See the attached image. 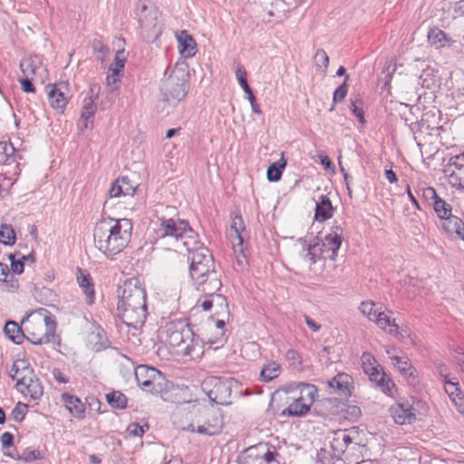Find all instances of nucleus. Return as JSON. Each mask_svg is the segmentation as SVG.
Here are the masks:
<instances>
[{
	"mask_svg": "<svg viewBox=\"0 0 464 464\" xmlns=\"http://www.w3.org/2000/svg\"><path fill=\"white\" fill-rule=\"evenodd\" d=\"M133 225L129 218H103L93 228V244L108 258L122 252L130 241Z\"/></svg>",
	"mask_w": 464,
	"mask_h": 464,
	"instance_id": "f257e3e1",
	"label": "nucleus"
},
{
	"mask_svg": "<svg viewBox=\"0 0 464 464\" xmlns=\"http://www.w3.org/2000/svg\"><path fill=\"white\" fill-rule=\"evenodd\" d=\"M175 212L172 207H165L158 211L155 233L158 239H169L176 251H192L199 244L198 235L192 229L186 219L171 217Z\"/></svg>",
	"mask_w": 464,
	"mask_h": 464,
	"instance_id": "f03ea898",
	"label": "nucleus"
},
{
	"mask_svg": "<svg viewBox=\"0 0 464 464\" xmlns=\"http://www.w3.org/2000/svg\"><path fill=\"white\" fill-rule=\"evenodd\" d=\"M119 317L128 327L140 329L147 318L146 292L137 278L127 280L118 302Z\"/></svg>",
	"mask_w": 464,
	"mask_h": 464,
	"instance_id": "7ed1b4c3",
	"label": "nucleus"
},
{
	"mask_svg": "<svg viewBox=\"0 0 464 464\" xmlns=\"http://www.w3.org/2000/svg\"><path fill=\"white\" fill-rule=\"evenodd\" d=\"M191 253L189 275L196 288L203 293H213L222 286L221 274L217 270L209 250L199 243Z\"/></svg>",
	"mask_w": 464,
	"mask_h": 464,
	"instance_id": "20e7f679",
	"label": "nucleus"
},
{
	"mask_svg": "<svg viewBox=\"0 0 464 464\" xmlns=\"http://www.w3.org/2000/svg\"><path fill=\"white\" fill-rule=\"evenodd\" d=\"M160 338L168 345L178 348L177 353L191 355L193 350V332L183 320L166 323L160 330Z\"/></svg>",
	"mask_w": 464,
	"mask_h": 464,
	"instance_id": "39448f33",
	"label": "nucleus"
},
{
	"mask_svg": "<svg viewBox=\"0 0 464 464\" xmlns=\"http://www.w3.org/2000/svg\"><path fill=\"white\" fill-rule=\"evenodd\" d=\"M136 15L142 39L147 43L155 42L163 29L159 9L149 1H140L136 6Z\"/></svg>",
	"mask_w": 464,
	"mask_h": 464,
	"instance_id": "423d86ee",
	"label": "nucleus"
},
{
	"mask_svg": "<svg viewBox=\"0 0 464 464\" xmlns=\"http://www.w3.org/2000/svg\"><path fill=\"white\" fill-rule=\"evenodd\" d=\"M188 89V73L181 69L175 68L163 78L160 82V92L164 100L169 103L180 102L187 95Z\"/></svg>",
	"mask_w": 464,
	"mask_h": 464,
	"instance_id": "0eeeda50",
	"label": "nucleus"
},
{
	"mask_svg": "<svg viewBox=\"0 0 464 464\" xmlns=\"http://www.w3.org/2000/svg\"><path fill=\"white\" fill-rule=\"evenodd\" d=\"M56 323L50 315L27 320L24 326V339L39 345L53 341Z\"/></svg>",
	"mask_w": 464,
	"mask_h": 464,
	"instance_id": "6e6552de",
	"label": "nucleus"
},
{
	"mask_svg": "<svg viewBox=\"0 0 464 464\" xmlns=\"http://www.w3.org/2000/svg\"><path fill=\"white\" fill-rule=\"evenodd\" d=\"M134 375L138 385L153 394L160 393L167 388L165 376L154 367L139 365L135 368Z\"/></svg>",
	"mask_w": 464,
	"mask_h": 464,
	"instance_id": "1a4fd4ad",
	"label": "nucleus"
},
{
	"mask_svg": "<svg viewBox=\"0 0 464 464\" xmlns=\"http://www.w3.org/2000/svg\"><path fill=\"white\" fill-rule=\"evenodd\" d=\"M233 380L210 377L202 383V388L209 400L217 404L228 405L231 403Z\"/></svg>",
	"mask_w": 464,
	"mask_h": 464,
	"instance_id": "9d476101",
	"label": "nucleus"
},
{
	"mask_svg": "<svg viewBox=\"0 0 464 464\" xmlns=\"http://www.w3.org/2000/svg\"><path fill=\"white\" fill-rule=\"evenodd\" d=\"M222 426L223 420L216 411L203 409L199 411L198 419L190 423L186 430L190 432L212 436L218 434Z\"/></svg>",
	"mask_w": 464,
	"mask_h": 464,
	"instance_id": "9b49d317",
	"label": "nucleus"
},
{
	"mask_svg": "<svg viewBox=\"0 0 464 464\" xmlns=\"http://www.w3.org/2000/svg\"><path fill=\"white\" fill-rule=\"evenodd\" d=\"M376 360L370 353L362 354V369L365 374L369 376L372 382H374L382 391L392 396L395 385L393 382L388 378L384 372L379 370Z\"/></svg>",
	"mask_w": 464,
	"mask_h": 464,
	"instance_id": "f8f14e48",
	"label": "nucleus"
},
{
	"mask_svg": "<svg viewBox=\"0 0 464 464\" xmlns=\"http://www.w3.org/2000/svg\"><path fill=\"white\" fill-rule=\"evenodd\" d=\"M303 386L302 394L294 399V401L282 411L283 416L302 417L304 416L311 408L317 395V388L313 384H301Z\"/></svg>",
	"mask_w": 464,
	"mask_h": 464,
	"instance_id": "ddd939ff",
	"label": "nucleus"
},
{
	"mask_svg": "<svg viewBox=\"0 0 464 464\" xmlns=\"http://www.w3.org/2000/svg\"><path fill=\"white\" fill-rule=\"evenodd\" d=\"M48 100L51 107L63 112L69 102L70 88L67 82H59L47 86Z\"/></svg>",
	"mask_w": 464,
	"mask_h": 464,
	"instance_id": "4468645a",
	"label": "nucleus"
},
{
	"mask_svg": "<svg viewBox=\"0 0 464 464\" xmlns=\"http://www.w3.org/2000/svg\"><path fill=\"white\" fill-rule=\"evenodd\" d=\"M357 434L355 428L349 430H337L330 432V446L334 455H343L353 443V437Z\"/></svg>",
	"mask_w": 464,
	"mask_h": 464,
	"instance_id": "2eb2a0df",
	"label": "nucleus"
},
{
	"mask_svg": "<svg viewBox=\"0 0 464 464\" xmlns=\"http://www.w3.org/2000/svg\"><path fill=\"white\" fill-rule=\"evenodd\" d=\"M343 239V229L340 225H333L330 231L322 240L323 247L326 252L325 257L334 261Z\"/></svg>",
	"mask_w": 464,
	"mask_h": 464,
	"instance_id": "dca6fc26",
	"label": "nucleus"
},
{
	"mask_svg": "<svg viewBox=\"0 0 464 464\" xmlns=\"http://www.w3.org/2000/svg\"><path fill=\"white\" fill-rule=\"evenodd\" d=\"M390 413L399 425L410 424L416 420L415 411L409 402H399L391 406Z\"/></svg>",
	"mask_w": 464,
	"mask_h": 464,
	"instance_id": "f3484780",
	"label": "nucleus"
},
{
	"mask_svg": "<svg viewBox=\"0 0 464 464\" xmlns=\"http://www.w3.org/2000/svg\"><path fill=\"white\" fill-rule=\"evenodd\" d=\"M446 171H450L449 179L452 186L464 188V154L451 158Z\"/></svg>",
	"mask_w": 464,
	"mask_h": 464,
	"instance_id": "a211bd4d",
	"label": "nucleus"
},
{
	"mask_svg": "<svg viewBox=\"0 0 464 464\" xmlns=\"http://www.w3.org/2000/svg\"><path fill=\"white\" fill-rule=\"evenodd\" d=\"M10 377L16 382L15 387L19 388L24 385L25 382L34 377V371L24 360H16L14 362L10 372Z\"/></svg>",
	"mask_w": 464,
	"mask_h": 464,
	"instance_id": "6ab92c4d",
	"label": "nucleus"
},
{
	"mask_svg": "<svg viewBox=\"0 0 464 464\" xmlns=\"http://www.w3.org/2000/svg\"><path fill=\"white\" fill-rule=\"evenodd\" d=\"M138 188L137 185H133L127 177L117 179L109 189V197L111 198L120 197H133Z\"/></svg>",
	"mask_w": 464,
	"mask_h": 464,
	"instance_id": "aec40b11",
	"label": "nucleus"
},
{
	"mask_svg": "<svg viewBox=\"0 0 464 464\" xmlns=\"http://www.w3.org/2000/svg\"><path fill=\"white\" fill-rule=\"evenodd\" d=\"M299 242L302 243L304 250L305 251L304 258L311 264H315L321 258L328 259L325 257L326 252L323 247V244L318 238L314 239L313 243L308 245L306 244V240L304 238H300Z\"/></svg>",
	"mask_w": 464,
	"mask_h": 464,
	"instance_id": "412c9836",
	"label": "nucleus"
},
{
	"mask_svg": "<svg viewBox=\"0 0 464 464\" xmlns=\"http://www.w3.org/2000/svg\"><path fill=\"white\" fill-rule=\"evenodd\" d=\"M100 93V86L97 83H92L86 92L83 100L82 117H94L97 110L96 100Z\"/></svg>",
	"mask_w": 464,
	"mask_h": 464,
	"instance_id": "4be33fe9",
	"label": "nucleus"
},
{
	"mask_svg": "<svg viewBox=\"0 0 464 464\" xmlns=\"http://www.w3.org/2000/svg\"><path fill=\"white\" fill-rule=\"evenodd\" d=\"M427 38L429 44L436 49L450 47L454 44V40L438 27L430 28Z\"/></svg>",
	"mask_w": 464,
	"mask_h": 464,
	"instance_id": "5701e85b",
	"label": "nucleus"
},
{
	"mask_svg": "<svg viewBox=\"0 0 464 464\" xmlns=\"http://www.w3.org/2000/svg\"><path fill=\"white\" fill-rule=\"evenodd\" d=\"M352 377L344 372L336 374L333 379L328 382V385L331 388L336 390L339 395L343 397L351 396L352 390Z\"/></svg>",
	"mask_w": 464,
	"mask_h": 464,
	"instance_id": "b1692460",
	"label": "nucleus"
},
{
	"mask_svg": "<svg viewBox=\"0 0 464 464\" xmlns=\"http://www.w3.org/2000/svg\"><path fill=\"white\" fill-rule=\"evenodd\" d=\"M77 282L85 295L86 304L91 305L94 303L95 291L92 279L86 271L78 269Z\"/></svg>",
	"mask_w": 464,
	"mask_h": 464,
	"instance_id": "393cba45",
	"label": "nucleus"
},
{
	"mask_svg": "<svg viewBox=\"0 0 464 464\" xmlns=\"http://www.w3.org/2000/svg\"><path fill=\"white\" fill-rule=\"evenodd\" d=\"M334 208L330 198L326 195H321L316 201L314 219L324 222L333 217Z\"/></svg>",
	"mask_w": 464,
	"mask_h": 464,
	"instance_id": "a878e982",
	"label": "nucleus"
},
{
	"mask_svg": "<svg viewBox=\"0 0 464 464\" xmlns=\"http://www.w3.org/2000/svg\"><path fill=\"white\" fill-rule=\"evenodd\" d=\"M17 390L24 396H29L34 401L39 400L44 393L43 386L34 375L28 379L24 385H21L17 388Z\"/></svg>",
	"mask_w": 464,
	"mask_h": 464,
	"instance_id": "bb28decb",
	"label": "nucleus"
},
{
	"mask_svg": "<svg viewBox=\"0 0 464 464\" xmlns=\"http://www.w3.org/2000/svg\"><path fill=\"white\" fill-rule=\"evenodd\" d=\"M179 53L183 57H192L196 53L197 44L186 31H181L178 35Z\"/></svg>",
	"mask_w": 464,
	"mask_h": 464,
	"instance_id": "cd10ccee",
	"label": "nucleus"
},
{
	"mask_svg": "<svg viewBox=\"0 0 464 464\" xmlns=\"http://www.w3.org/2000/svg\"><path fill=\"white\" fill-rule=\"evenodd\" d=\"M442 227L449 234H456L464 241V222L457 216L450 215L443 219Z\"/></svg>",
	"mask_w": 464,
	"mask_h": 464,
	"instance_id": "c85d7f7f",
	"label": "nucleus"
},
{
	"mask_svg": "<svg viewBox=\"0 0 464 464\" xmlns=\"http://www.w3.org/2000/svg\"><path fill=\"white\" fill-rule=\"evenodd\" d=\"M62 397L67 410L72 416L78 419L84 417V405L77 397L67 393L63 394Z\"/></svg>",
	"mask_w": 464,
	"mask_h": 464,
	"instance_id": "c756f323",
	"label": "nucleus"
},
{
	"mask_svg": "<svg viewBox=\"0 0 464 464\" xmlns=\"http://www.w3.org/2000/svg\"><path fill=\"white\" fill-rule=\"evenodd\" d=\"M245 230L244 221L241 216H236L230 224V237L233 239V246H242V232Z\"/></svg>",
	"mask_w": 464,
	"mask_h": 464,
	"instance_id": "7c9ffc66",
	"label": "nucleus"
},
{
	"mask_svg": "<svg viewBox=\"0 0 464 464\" xmlns=\"http://www.w3.org/2000/svg\"><path fill=\"white\" fill-rule=\"evenodd\" d=\"M392 364L397 368L401 374L406 378H415V369L412 367L411 362L406 357H400L398 355L391 356Z\"/></svg>",
	"mask_w": 464,
	"mask_h": 464,
	"instance_id": "2f4dec72",
	"label": "nucleus"
},
{
	"mask_svg": "<svg viewBox=\"0 0 464 464\" xmlns=\"http://www.w3.org/2000/svg\"><path fill=\"white\" fill-rule=\"evenodd\" d=\"M5 335L14 343L20 344L24 339V328L22 329L18 324L9 321L4 327Z\"/></svg>",
	"mask_w": 464,
	"mask_h": 464,
	"instance_id": "473e14b6",
	"label": "nucleus"
},
{
	"mask_svg": "<svg viewBox=\"0 0 464 464\" xmlns=\"http://www.w3.org/2000/svg\"><path fill=\"white\" fill-rule=\"evenodd\" d=\"M264 447L252 446L246 449L238 458L239 464H263L259 450Z\"/></svg>",
	"mask_w": 464,
	"mask_h": 464,
	"instance_id": "72a5a7b5",
	"label": "nucleus"
},
{
	"mask_svg": "<svg viewBox=\"0 0 464 464\" xmlns=\"http://www.w3.org/2000/svg\"><path fill=\"white\" fill-rule=\"evenodd\" d=\"M40 63L38 57H27L24 58L20 62V69L24 77L34 78L39 69L38 64Z\"/></svg>",
	"mask_w": 464,
	"mask_h": 464,
	"instance_id": "f704fd0d",
	"label": "nucleus"
},
{
	"mask_svg": "<svg viewBox=\"0 0 464 464\" xmlns=\"http://www.w3.org/2000/svg\"><path fill=\"white\" fill-rule=\"evenodd\" d=\"M257 447H264L263 450H259L263 464H280L278 459L279 453L274 446L258 444Z\"/></svg>",
	"mask_w": 464,
	"mask_h": 464,
	"instance_id": "c9c22d12",
	"label": "nucleus"
},
{
	"mask_svg": "<svg viewBox=\"0 0 464 464\" xmlns=\"http://www.w3.org/2000/svg\"><path fill=\"white\" fill-rule=\"evenodd\" d=\"M380 328L385 330L387 326H391L389 333L391 334H397L399 333V325L395 323V320H392L382 311H379L373 321Z\"/></svg>",
	"mask_w": 464,
	"mask_h": 464,
	"instance_id": "e433bc0d",
	"label": "nucleus"
},
{
	"mask_svg": "<svg viewBox=\"0 0 464 464\" xmlns=\"http://www.w3.org/2000/svg\"><path fill=\"white\" fill-rule=\"evenodd\" d=\"M280 372V364L272 361L264 365L260 372V378L264 382H270L278 377Z\"/></svg>",
	"mask_w": 464,
	"mask_h": 464,
	"instance_id": "4c0bfd02",
	"label": "nucleus"
},
{
	"mask_svg": "<svg viewBox=\"0 0 464 464\" xmlns=\"http://www.w3.org/2000/svg\"><path fill=\"white\" fill-rule=\"evenodd\" d=\"M0 283L4 284L7 289H17L18 281L9 271L7 265L0 262Z\"/></svg>",
	"mask_w": 464,
	"mask_h": 464,
	"instance_id": "58836bf2",
	"label": "nucleus"
},
{
	"mask_svg": "<svg viewBox=\"0 0 464 464\" xmlns=\"http://www.w3.org/2000/svg\"><path fill=\"white\" fill-rule=\"evenodd\" d=\"M286 165V160L284 157L279 161L271 164L266 171L267 179L269 181H278L281 179L283 169Z\"/></svg>",
	"mask_w": 464,
	"mask_h": 464,
	"instance_id": "ea45409f",
	"label": "nucleus"
},
{
	"mask_svg": "<svg viewBox=\"0 0 464 464\" xmlns=\"http://www.w3.org/2000/svg\"><path fill=\"white\" fill-rule=\"evenodd\" d=\"M108 403L115 409H125L127 407V397L119 391H114L106 395Z\"/></svg>",
	"mask_w": 464,
	"mask_h": 464,
	"instance_id": "a19ab883",
	"label": "nucleus"
},
{
	"mask_svg": "<svg viewBox=\"0 0 464 464\" xmlns=\"http://www.w3.org/2000/svg\"><path fill=\"white\" fill-rule=\"evenodd\" d=\"M432 207L434 212L440 220L452 214V207L440 197L433 202Z\"/></svg>",
	"mask_w": 464,
	"mask_h": 464,
	"instance_id": "79ce46f5",
	"label": "nucleus"
},
{
	"mask_svg": "<svg viewBox=\"0 0 464 464\" xmlns=\"http://www.w3.org/2000/svg\"><path fill=\"white\" fill-rule=\"evenodd\" d=\"M15 232L11 225L3 224L0 227V242L5 246H13L15 243Z\"/></svg>",
	"mask_w": 464,
	"mask_h": 464,
	"instance_id": "37998d69",
	"label": "nucleus"
},
{
	"mask_svg": "<svg viewBox=\"0 0 464 464\" xmlns=\"http://www.w3.org/2000/svg\"><path fill=\"white\" fill-rule=\"evenodd\" d=\"M15 149L10 142H0V163L8 164L10 161H14V154Z\"/></svg>",
	"mask_w": 464,
	"mask_h": 464,
	"instance_id": "c03bdc74",
	"label": "nucleus"
},
{
	"mask_svg": "<svg viewBox=\"0 0 464 464\" xmlns=\"http://www.w3.org/2000/svg\"><path fill=\"white\" fill-rule=\"evenodd\" d=\"M213 307L216 308L215 314L218 315L228 314V304L223 295L213 294Z\"/></svg>",
	"mask_w": 464,
	"mask_h": 464,
	"instance_id": "a18cd8bd",
	"label": "nucleus"
},
{
	"mask_svg": "<svg viewBox=\"0 0 464 464\" xmlns=\"http://www.w3.org/2000/svg\"><path fill=\"white\" fill-rule=\"evenodd\" d=\"M375 305V303L372 301H364L361 303L359 310L363 315L367 316L370 321L373 322L374 317H376L378 312L380 311V309L374 308Z\"/></svg>",
	"mask_w": 464,
	"mask_h": 464,
	"instance_id": "49530a36",
	"label": "nucleus"
},
{
	"mask_svg": "<svg viewBox=\"0 0 464 464\" xmlns=\"http://www.w3.org/2000/svg\"><path fill=\"white\" fill-rule=\"evenodd\" d=\"M362 101L359 98H356L354 101H351V111L354 114V116L358 119L360 123L362 125L365 124V119H364V111L362 105Z\"/></svg>",
	"mask_w": 464,
	"mask_h": 464,
	"instance_id": "de8ad7c7",
	"label": "nucleus"
},
{
	"mask_svg": "<svg viewBox=\"0 0 464 464\" xmlns=\"http://www.w3.org/2000/svg\"><path fill=\"white\" fill-rule=\"evenodd\" d=\"M110 73L107 75V89L110 92H114L119 89L120 72L115 71H109Z\"/></svg>",
	"mask_w": 464,
	"mask_h": 464,
	"instance_id": "09e8293b",
	"label": "nucleus"
},
{
	"mask_svg": "<svg viewBox=\"0 0 464 464\" xmlns=\"http://www.w3.org/2000/svg\"><path fill=\"white\" fill-rule=\"evenodd\" d=\"M348 77H349L348 75H345L344 82L334 91V95H333L334 103H337V102H343L344 100V98L347 94V92H348V86H347Z\"/></svg>",
	"mask_w": 464,
	"mask_h": 464,
	"instance_id": "8fccbe9b",
	"label": "nucleus"
},
{
	"mask_svg": "<svg viewBox=\"0 0 464 464\" xmlns=\"http://www.w3.org/2000/svg\"><path fill=\"white\" fill-rule=\"evenodd\" d=\"M236 76H237V79L239 84L241 85V87L243 88V90L246 93L248 92L249 91H252L247 83L246 72L245 68L243 67V65H238L237 67Z\"/></svg>",
	"mask_w": 464,
	"mask_h": 464,
	"instance_id": "3c124183",
	"label": "nucleus"
},
{
	"mask_svg": "<svg viewBox=\"0 0 464 464\" xmlns=\"http://www.w3.org/2000/svg\"><path fill=\"white\" fill-rule=\"evenodd\" d=\"M39 459H41L40 451L30 448L24 450L21 455L18 456V459L24 460L25 462H31Z\"/></svg>",
	"mask_w": 464,
	"mask_h": 464,
	"instance_id": "603ef678",
	"label": "nucleus"
},
{
	"mask_svg": "<svg viewBox=\"0 0 464 464\" xmlns=\"http://www.w3.org/2000/svg\"><path fill=\"white\" fill-rule=\"evenodd\" d=\"M125 55L124 50H120L116 53L114 58V64L109 68V71H115L121 72L124 68Z\"/></svg>",
	"mask_w": 464,
	"mask_h": 464,
	"instance_id": "864d4df0",
	"label": "nucleus"
},
{
	"mask_svg": "<svg viewBox=\"0 0 464 464\" xmlns=\"http://www.w3.org/2000/svg\"><path fill=\"white\" fill-rule=\"evenodd\" d=\"M421 197L425 201H427L430 205H433V202L437 200L440 197L438 196L436 190L432 187H426L421 189Z\"/></svg>",
	"mask_w": 464,
	"mask_h": 464,
	"instance_id": "5fc2aeb1",
	"label": "nucleus"
},
{
	"mask_svg": "<svg viewBox=\"0 0 464 464\" xmlns=\"http://www.w3.org/2000/svg\"><path fill=\"white\" fill-rule=\"evenodd\" d=\"M27 405L18 402L12 411V417L16 421H22L26 414Z\"/></svg>",
	"mask_w": 464,
	"mask_h": 464,
	"instance_id": "6e6d98bb",
	"label": "nucleus"
},
{
	"mask_svg": "<svg viewBox=\"0 0 464 464\" xmlns=\"http://www.w3.org/2000/svg\"><path fill=\"white\" fill-rule=\"evenodd\" d=\"M452 402L454 403L457 411L464 416V395L462 392H457L455 395L450 397Z\"/></svg>",
	"mask_w": 464,
	"mask_h": 464,
	"instance_id": "4d7b16f0",
	"label": "nucleus"
},
{
	"mask_svg": "<svg viewBox=\"0 0 464 464\" xmlns=\"http://www.w3.org/2000/svg\"><path fill=\"white\" fill-rule=\"evenodd\" d=\"M148 429H149L148 425L141 426L139 423H130L128 426L127 430L130 435L138 437V436H142L144 434V432L146 431V430H148Z\"/></svg>",
	"mask_w": 464,
	"mask_h": 464,
	"instance_id": "13d9d810",
	"label": "nucleus"
},
{
	"mask_svg": "<svg viewBox=\"0 0 464 464\" xmlns=\"http://www.w3.org/2000/svg\"><path fill=\"white\" fill-rule=\"evenodd\" d=\"M314 60L317 64H323L325 68L328 67L329 57L324 50H317L314 55Z\"/></svg>",
	"mask_w": 464,
	"mask_h": 464,
	"instance_id": "bf43d9fd",
	"label": "nucleus"
},
{
	"mask_svg": "<svg viewBox=\"0 0 464 464\" xmlns=\"http://www.w3.org/2000/svg\"><path fill=\"white\" fill-rule=\"evenodd\" d=\"M33 80H34V78H28V77H22L19 79V82L22 86V90L24 92H34L35 89L32 82Z\"/></svg>",
	"mask_w": 464,
	"mask_h": 464,
	"instance_id": "052dcab7",
	"label": "nucleus"
},
{
	"mask_svg": "<svg viewBox=\"0 0 464 464\" xmlns=\"http://www.w3.org/2000/svg\"><path fill=\"white\" fill-rule=\"evenodd\" d=\"M213 293H205L207 297L200 303L198 302V305L202 308L204 311H209L213 307Z\"/></svg>",
	"mask_w": 464,
	"mask_h": 464,
	"instance_id": "680f3d73",
	"label": "nucleus"
},
{
	"mask_svg": "<svg viewBox=\"0 0 464 464\" xmlns=\"http://www.w3.org/2000/svg\"><path fill=\"white\" fill-rule=\"evenodd\" d=\"M9 257L11 259V269H12L13 273L18 274V275L22 274L24 271V262L20 261V260L15 261L13 255H10Z\"/></svg>",
	"mask_w": 464,
	"mask_h": 464,
	"instance_id": "e2e57ef3",
	"label": "nucleus"
},
{
	"mask_svg": "<svg viewBox=\"0 0 464 464\" xmlns=\"http://www.w3.org/2000/svg\"><path fill=\"white\" fill-rule=\"evenodd\" d=\"M246 94H247V99H248V101H249V102L251 104V108H252L253 112L256 113V114H261L262 111L260 110L259 105L256 102V97H255L253 92L249 91L248 92H246Z\"/></svg>",
	"mask_w": 464,
	"mask_h": 464,
	"instance_id": "0e129e2a",
	"label": "nucleus"
},
{
	"mask_svg": "<svg viewBox=\"0 0 464 464\" xmlns=\"http://www.w3.org/2000/svg\"><path fill=\"white\" fill-rule=\"evenodd\" d=\"M301 384H306L305 382H292V383H289V384H286L283 390L286 393H290V392H293L295 391H299L300 392V395L302 394V390H303V386H301Z\"/></svg>",
	"mask_w": 464,
	"mask_h": 464,
	"instance_id": "69168bd1",
	"label": "nucleus"
},
{
	"mask_svg": "<svg viewBox=\"0 0 464 464\" xmlns=\"http://www.w3.org/2000/svg\"><path fill=\"white\" fill-rule=\"evenodd\" d=\"M0 440H1L3 447L8 448L13 445L14 436L12 433L5 431L1 435Z\"/></svg>",
	"mask_w": 464,
	"mask_h": 464,
	"instance_id": "338daca9",
	"label": "nucleus"
},
{
	"mask_svg": "<svg viewBox=\"0 0 464 464\" xmlns=\"http://www.w3.org/2000/svg\"><path fill=\"white\" fill-rule=\"evenodd\" d=\"M93 117H82L79 120L78 122V128L81 131H83L84 130H87L90 128V126L92 123Z\"/></svg>",
	"mask_w": 464,
	"mask_h": 464,
	"instance_id": "774afa93",
	"label": "nucleus"
}]
</instances>
